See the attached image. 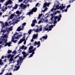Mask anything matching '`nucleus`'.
<instances>
[{"mask_svg":"<svg viewBox=\"0 0 75 75\" xmlns=\"http://www.w3.org/2000/svg\"><path fill=\"white\" fill-rule=\"evenodd\" d=\"M42 14L41 13L39 15V16H38V20L39 18H41V17L42 16Z\"/></svg>","mask_w":75,"mask_h":75,"instance_id":"26","label":"nucleus"},{"mask_svg":"<svg viewBox=\"0 0 75 75\" xmlns=\"http://www.w3.org/2000/svg\"><path fill=\"white\" fill-rule=\"evenodd\" d=\"M24 57L22 58V57H18V59L17 61V63L16 64V65L18 66H15V68L13 69V71H16L18 70L20 68V66L21 65V63L23 62V60H24L26 58V57Z\"/></svg>","mask_w":75,"mask_h":75,"instance_id":"1","label":"nucleus"},{"mask_svg":"<svg viewBox=\"0 0 75 75\" xmlns=\"http://www.w3.org/2000/svg\"><path fill=\"white\" fill-rule=\"evenodd\" d=\"M39 20L40 21H38V24H40L42 22V19H41V18Z\"/></svg>","mask_w":75,"mask_h":75,"instance_id":"34","label":"nucleus"},{"mask_svg":"<svg viewBox=\"0 0 75 75\" xmlns=\"http://www.w3.org/2000/svg\"><path fill=\"white\" fill-rule=\"evenodd\" d=\"M6 38V35H4L3 36H1V37L0 38V41H1V40H2V41H0V44H1V45H4V43H6V42H7V40H5V38Z\"/></svg>","mask_w":75,"mask_h":75,"instance_id":"2","label":"nucleus"},{"mask_svg":"<svg viewBox=\"0 0 75 75\" xmlns=\"http://www.w3.org/2000/svg\"><path fill=\"white\" fill-rule=\"evenodd\" d=\"M51 11H54V8L51 9Z\"/></svg>","mask_w":75,"mask_h":75,"instance_id":"63","label":"nucleus"},{"mask_svg":"<svg viewBox=\"0 0 75 75\" xmlns=\"http://www.w3.org/2000/svg\"><path fill=\"white\" fill-rule=\"evenodd\" d=\"M38 4H39V3H37L36 4L35 6V7H37L38 6Z\"/></svg>","mask_w":75,"mask_h":75,"instance_id":"59","label":"nucleus"},{"mask_svg":"<svg viewBox=\"0 0 75 75\" xmlns=\"http://www.w3.org/2000/svg\"><path fill=\"white\" fill-rule=\"evenodd\" d=\"M62 16H61V14H60L59 15V16H58V17H59V18H61V17H62Z\"/></svg>","mask_w":75,"mask_h":75,"instance_id":"56","label":"nucleus"},{"mask_svg":"<svg viewBox=\"0 0 75 75\" xmlns=\"http://www.w3.org/2000/svg\"><path fill=\"white\" fill-rule=\"evenodd\" d=\"M38 33L35 35H34L33 38V39H36V38H38Z\"/></svg>","mask_w":75,"mask_h":75,"instance_id":"10","label":"nucleus"},{"mask_svg":"<svg viewBox=\"0 0 75 75\" xmlns=\"http://www.w3.org/2000/svg\"><path fill=\"white\" fill-rule=\"evenodd\" d=\"M15 15L14 14H11V16H10V18L12 19L13 17H14Z\"/></svg>","mask_w":75,"mask_h":75,"instance_id":"15","label":"nucleus"},{"mask_svg":"<svg viewBox=\"0 0 75 75\" xmlns=\"http://www.w3.org/2000/svg\"><path fill=\"white\" fill-rule=\"evenodd\" d=\"M16 53H17V52H16V50H14L12 54H9L7 56H5V57H14L15 55L16 54Z\"/></svg>","mask_w":75,"mask_h":75,"instance_id":"4","label":"nucleus"},{"mask_svg":"<svg viewBox=\"0 0 75 75\" xmlns=\"http://www.w3.org/2000/svg\"><path fill=\"white\" fill-rule=\"evenodd\" d=\"M12 4V1L11 0H9L6 1L5 4V6H7L8 4Z\"/></svg>","mask_w":75,"mask_h":75,"instance_id":"6","label":"nucleus"},{"mask_svg":"<svg viewBox=\"0 0 75 75\" xmlns=\"http://www.w3.org/2000/svg\"><path fill=\"white\" fill-rule=\"evenodd\" d=\"M31 31H32V30L30 29L28 31V33L29 34H31Z\"/></svg>","mask_w":75,"mask_h":75,"instance_id":"37","label":"nucleus"},{"mask_svg":"<svg viewBox=\"0 0 75 75\" xmlns=\"http://www.w3.org/2000/svg\"><path fill=\"white\" fill-rule=\"evenodd\" d=\"M23 29H24L22 27L21 28H18L17 29V31H21V30H23Z\"/></svg>","mask_w":75,"mask_h":75,"instance_id":"14","label":"nucleus"},{"mask_svg":"<svg viewBox=\"0 0 75 75\" xmlns=\"http://www.w3.org/2000/svg\"><path fill=\"white\" fill-rule=\"evenodd\" d=\"M62 6H60L59 8H58V9H60V10H61V7Z\"/></svg>","mask_w":75,"mask_h":75,"instance_id":"58","label":"nucleus"},{"mask_svg":"<svg viewBox=\"0 0 75 75\" xmlns=\"http://www.w3.org/2000/svg\"><path fill=\"white\" fill-rule=\"evenodd\" d=\"M37 45H40H40H41V44H40V41H39L38 42H37Z\"/></svg>","mask_w":75,"mask_h":75,"instance_id":"38","label":"nucleus"},{"mask_svg":"<svg viewBox=\"0 0 75 75\" xmlns=\"http://www.w3.org/2000/svg\"><path fill=\"white\" fill-rule=\"evenodd\" d=\"M22 54H23V57H27V55H29L28 52H27V53L24 51H23L22 52Z\"/></svg>","mask_w":75,"mask_h":75,"instance_id":"8","label":"nucleus"},{"mask_svg":"<svg viewBox=\"0 0 75 75\" xmlns=\"http://www.w3.org/2000/svg\"><path fill=\"white\" fill-rule=\"evenodd\" d=\"M5 26H7L8 25V23L7 22H6L5 24Z\"/></svg>","mask_w":75,"mask_h":75,"instance_id":"50","label":"nucleus"},{"mask_svg":"<svg viewBox=\"0 0 75 75\" xmlns=\"http://www.w3.org/2000/svg\"><path fill=\"white\" fill-rule=\"evenodd\" d=\"M31 25L32 27H34V26H35V23H32Z\"/></svg>","mask_w":75,"mask_h":75,"instance_id":"40","label":"nucleus"},{"mask_svg":"<svg viewBox=\"0 0 75 75\" xmlns=\"http://www.w3.org/2000/svg\"><path fill=\"white\" fill-rule=\"evenodd\" d=\"M28 3V0H25L23 2V3H25V4H27Z\"/></svg>","mask_w":75,"mask_h":75,"instance_id":"27","label":"nucleus"},{"mask_svg":"<svg viewBox=\"0 0 75 75\" xmlns=\"http://www.w3.org/2000/svg\"><path fill=\"white\" fill-rule=\"evenodd\" d=\"M12 28L11 27L9 28V30L10 31H11V30H12Z\"/></svg>","mask_w":75,"mask_h":75,"instance_id":"57","label":"nucleus"},{"mask_svg":"<svg viewBox=\"0 0 75 75\" xmlns=\"http://www.w3.org/2000/svg\"><path fill=\"white\" fill-rule=\"evenodd\" d=\"M43 28L44 29H43V31H48H48H49V30H48L49 28Z\"/></svg>","mask_w":75,"mask_h":75,"instance_id":"13","label":"nucleus"},{"mask_svg":"<svg viewBox=\"0 0 75 75\" xmlns=\"http://www.w3.org/2000/svg\"><path fill=\"white\" fill-rule=\"evenodd\" d=\"M7 52L8 54H10V53L12 52V51L10 50H8V51Z\"/></svg>","mask_w":75,"mask_h":75,"instance_id":"32","label":"nucleus"},{"mask_svg":"<svg viewBox=\"0 0 75 75\" xmlns=\"http://www.w3.org/2000/svg\"><path fill=\"white\" fill-rule=\"evenodd\" d=\"M57 18H58V16H56L54 18V20L56 21L57 19Z\"/></svg>","mask_w":75,"mask_h":75,"instance_id":"33","label":"nucleus"},{"mask_svg":"<svg viewBox=\"0 0 75 75\" xmlns=\"http://www.w3.org/2000/svg\"><path fill=\"white\" fill-rule=\"evenodd\" d=\"M35 50H36V48L35 47V48L33 49L32 50L29 48V53H32V52H34V51H35Z\"/></svg>","mask_w":75,"mask_h":75,"instance_id":"7","label":"nucleus"},{"mask_svg":"<svg viewBox=\"0 0 75 75\" xmlns=\"http://www.w3.org/2000/svg\"><path fill=\"white\" fill-rule=\"evenodd\" d=\"M50 16H51V18H50V20L51 21H52V20L54 18V17H55V16L52 15V14H51L50 15Z\"/></svg>","mask_w":75,"mask_h":75,"instance_id":"16","label":"nucleus"},{"mask_svg":"<svg viewBox=\"0 0 75 75\" xmlns=\"http://www.w3.org/2000/svg\"><path fill=\"white\" fill-rule=\"evenodd\" d=\"M22 36V35H19L18 36V38H20V37H21Z\"/></svg>","mask_w":75,"mask_h":75,"instance_id":"47","label":"nucleus"},{"mask_svg":"<svg viewBox=\"0 0 75 75\" xmlns=\"http://www.w3.org/2000/svg\"><path fill=\"white\" fill-rule=\"evenodd\" d=\"M18 6V5L17 4H15V6L13 7V9H17Z\"/></svg>","mask_w":75,"mask_h":75,"instance_id":"17","label":"nucleus"},{"mask_svg":"<svg viewBox=\"0 0 75 75\" xmlns=\"http://www.w3.org/2000/svg\"><path fill=\"white\" fill-rule=\"evenodd\" d=\"M3 64V62H2V60L1 59H0V65H2Z\"/></svg>","mask_w":75,"mask_h":75,"instance_id":"36","label":"nucleus"},{"mask_svg":"<svg viewBox=\"0 0 75 75\" xmlns=\"http://www.w3.org/2000/svg\"><path fill=\"white\" fill-rule=\"evenodd\" d=\"M27 47H24V49L25 50H27Z\"/></svg>","mask_w":75,"mask_h":75,"instance_id":"60","label":"nucleus"},{"mask_svg":"<svg viewBox=\"0 0 75 75\" xmlns=\"http://www.w3.org/2000/svg\"><path fill=\"white\" fill-rule=\"evenodd\" d=\"M65 7H66V6H62V7L60 9V10H62V11L63 10L62 9H64V8H65Z\"/></svg>","mask_w":75,"mask_h":75,"instance_id":"21","label":"nucleus"},{"mask_svg":"<svg viewBox=\"0 0 75 75\" xmlns=\"http://www.w3.org/2000/svg\"><path fill=\"white\" fill-rule=\"evenodd\" d=\"M47 35H46L45 36H44L42 37V38H43L44 39H44L45 40H46V39H47Z\"/></svg>","mask_w":75,"mask_h":75,"instance_id":"20","label":"nucleus"},{"mask_svg":"<svg viewBox=\"0 0 75 75\" xmlns=\"http://www.w3.org/2000/svg\"><path fill=\"white\" fill-rule=\"evenodd\" d=\"M25 47V46L24 45H23L22 46L20 47V48L19 49V50L20 51V52H21V50L20 49H21L22 50H23V49H24V48Z\"/></svg>","mask_w":75,"mask_h":75,"instance_id":"11","label":"nucleus"},{"mask_svg":"<svg viewBox=\"0 0 75 75\" xmlns=\"http://www.w3.org/2000/svg\"><path fill=\"white\" fill-rule=\"evenodd\" d=\"M23 5H24V4H22L21 5H20V7L21 8H23Z\"/></svg>","mask_w":75,"mask_h":75,"instance_id":"46","label":"nucleus"},{"mask_svg":"<svg viewBox=\"0 0 75 75\" xmlns=\"http://www.w3.org/2000/svg\"><path fill=\"white\" fill-rule=\"evenodd\" d=\"M32 54H31L30 56L29 57H33V54H34V53H35V52H32Z\"/></svg>","mask_w":75,"mask_h":75,"instance_id":"30","label":"nucleus"},{"mask_svg":"<svg viewBox=\"0 0 75 75\" xmlns=\"http://www.w3.org/2000/svg\"><path fill=\"white\" fill-rule=\"evenodd\" d=\"M37 10V8L36 7H34L31 10H30V11L28 12L26 14V15H30V14L32 15L33 14V13L36 12Z\"/></svg>","mask_w":75,"mask_h":75,"instance_id":"3","label":"nucleus"},{"mask_svg":"<svg viewBox=\"0 0 75 75\" xmlns=\"http://www.w3.org/2000/svg\"><path fill=\"white\" fill-rule=\"evenodd\" d=\"M6 44L5 45V46H6V45H8V47H10L11 46V42H6Z\"/></svg>","mask_w":75,"mask_h":75,"instance_id":"9","label":"nucleus"},{"mask_svg":"<svg viewBox=\"0 0 75 75\" xmlns=\"http://www.w3.org/2000/svg\"><path fill=\"white\" fill-rule=\"evenodd\" d=\"M34 45L35 46H36V45H37V42L36 41H35L34 43Z\"/></svg>","mask_w":75,"mask_h":75,"instance_id":"41","label":"nucleus"},{"mask_svg":"<svg viewBox=\"0 0 75 75\" xmlns=\"http://www.w3.org/2000/svg\"><path fill=\"white\" fill-rule=\"evenodd\" d=\"M40 40H41V41L42 42H43V41H44V40H45L44 39V38H42V37L41 38H40Z\"/></svg>","mask_w":75,"mask_h":75,"instance_id":"29","label":"nucleus"},{"mask_svg":"<svg viewBox=\"0 0 75 75\" xmlns=\"http://www.w3.org/2000/svg\"><path fill=\"white\" fill-rule=\"evenodd\" d=\"M12 37H13L12 38L11 41H13V40H14V38H15V36L14 35H13Z\"/></svg>","mask_w":75,"mask_h":75,"instance_id":"39","label":"nucleus"},{"mask_svg":"<svg viewBox=\"0 0 75 75\" xmlns=\"http://www.w3.org/2000/svg\"><path fill=\"white\" fill-rule=\"evenodd\" d=\"M57 11V13H61V12L59 11Z\"/></svg>","mask_w":75,"mask_h":75,"instance_id":"61","label":"nucleus"},{"mask_svg":"<svg viewBox=\"0 0 75 75\" xmlns=\"http://www.w3.org/2000/svg\"><path fill=\"white\" fill-rule=\"evenodd\" d=\"M74 1V0H71V1H69V3H71H71H73Z\"/></svg>","mask_w":75,"mask_h":75,"instance_id":"52","label":"nucleus"},{"mask_svg":"<svg viewBox=\"0 0 75 75\" xmlns=\"http://www.w3.org/2000/svg\"><path fill=\"white\" fill-rule=\"evenodd\" d=\"M71 6V5H69L68 6H67V8H69V7H70Z\"/></svg>","mask_w":75,"mask_h":75,"instance_id":"55","label":"nucleus"},{"mask_svg":"<svg viewBox=\"0 0 75 75\" xmlns=\"http://www.w3.org/2000/svg\"><path fill=\"white\" fill-rule=\"evenodd\" d=\"M53 25H50L49 26V31H51L52 30V28H53Z\"/></svg>","mask_w":75,"mask_h":75,"instance_id":"12","label":"nucleus"},{"mask_svg":"<svg viewBox=\"0 0 75 75\" xmlns=\"http://www.w3.org/2000/svg\"><path fill=\"white\" fill-rule=\"evenodd\" d=\"M50 3H46V6H47V7H49V6H50Z\"/></svg>","mask_w":75,"mask_h":75,"instance_id":"44","label":"nucleus"},{"mask_svg":"<svg viewBox=\"0 0 75 75\" xmlns=\"http://www.w3.org/2000/svg\"><path fill=\"white\" fill-rule=\"evenodd\" d=\"M58 19V21H59L60 20H61V18H59V17L58 16V18H57Z\"/></svg>","mask_w":75,"mask_h":75,"instance_id":"54","label":"nucleus"},{"mask_svg":"<svg viewBox=\"0 0 75 75\" xmlns=\"http://www.w3.org/2000/svg\"><path fill=\"white\" fill-rule=\"evenodd\" d=\"M57 14V11H56V12H54L53 13H51V14H52L53 16H54L55 17V14Z\"/></svg>","mask_w":75,"mask_h":75,"instance_id":"19","label":"nucleus"},{"mask_svg":"<svg viewBox=\"0 0 75 75\" xmlns=\"http://www.w3.org/2000/svg\"><path fill=\"white\" fill-rule=\"evenodd\" d=\"M42 27H41L39 29V31H42Z\"/></svg>","mask_w":75,"mask_h":75,"instance_id":"49","label":"nucleus"},{"mask_svg":"<svg viewBox=\"0 0 75 75\" xmlns=\"http://www.w3.org/2000/svg\"><path fill=\"white\" fill-rule=\"evenodd\" d=\"M46 7H47V3L46 2L44 3L43 7H44V8H45Z\"/></svg>","mask_w":75,"mask_h":75,"instance_id":"28","label":"nucleus"},{"mask_svg":"<svg viewBox=\"0 0 75 75\" xmlns=\"http://www.w3.org/2000/svg\"><path fill=\"white\" fill-rule=\"evenodd\" d=\"M11 13H11V11L9 12V14H11Z\"/></svg>","mask_w":75,"mask_h":75,"instance_id":"64","label":"nucleus"},{"mask_svg":"<svg viewBox=\"0 0 75 75\" xmlns=\"http://www.w3.org/2000/svg\"><path fill=\"white\" fill-rule=\"evenodd\" d=\"M39 32V30H38V29H36L35 30V32H36V33H37V32Z\"/></svg>","mask_w":75,"mask_h":75,"instance_id":"45","label":"nucleus"},{"mask_svg":"<svg viewBox=\"0 0 75 75\" xmlns=\"http://www.w3.org/2000/svg\"><path fill=\"white\" fill-rule=\"evenodd\" d=\"M26 7V5H25L23 4V7H22V9H24V8H25Z\"/></svg>","mask_w":75,"mask_h":75,"instance_id":"35","label":"nucleus"},{"mask_svg":"<svg viewBox=\"0 0 75 75\" xmlns=\"http://www.w3.org/2000/svg\"><path fill=\"white\" fill-rule=\"evenodd\" d=\"M29 49H30V50H33V46H30V47H29Z\"/></svg>","mask_w":75,"mask_h":75,"instance_id":"42","label":"nucleus"},{"mask_svg":"<svg viewBox=\"0 0 75 75\" xmlns=\"http://www.w3.org/2000/svg\"><path fill=\"white\" fill-rule=\"evenodd\" d=\"M17 41V40H13L12 41H13V42H14V43H16V42Z\"/></svg>","mask_w":75,"mask_h":75,"instance_id":"48","label":"nucleus"},{"mask_svg":"<svg viewBox=\"0 0 75 75\" xmlns=\"http://www.w3.org/2000/svg\"><path fill=\"white\" fill-rule=\"evenodd\" d=\"M23 40L21 39L18 42L19 44H21V42H23Z\"/></svg>","mask_w":75,"mask_h":75,"instance_id":"31","label":"nucleus"},{"mask_svg":"<svg viewBox=\"0 0 75 75\" xmlns=\"http://www.w3.org/2000/svg\"><path fill=\"white\" fill-rule=\"evenodd\" d=\"M25 24H26V23H24L23 24L22 26V27L24 29V26L25 25Z\"/></svg>","mask_w":75,"mask_h":75,"instance_id":"22","label":"nucleus"},{"mask_svg":"<svg viewBox=\"0 0 75 75\" xmlns=\"http://www.w3.org/2000/svg\"><path fill=\"white\" fill-rule=\"evenodd\" d=\"M32 23H34V24H35V23H37V21L35 19H34L32 21Z\"/></svg>","mask_w":75,"mask_h":75,"instance_id":"18","label":"nucleus"},{"mask_svg":"<svg viewBox=\"0 0 75 75\" xmlns=\"http://www.w3.org/2000/svg\"><path fill=\"white\" fill-rule=\"evenodd\" d=\"M6 31L4 30H3V28H1V30L0 31V33H5Z\"/></svg>","mask_w":75,"mask_h":75,"instance_id":"24","label":"nucleus"},{"mask_svg":"<svg viewBox=\"0 0 75 75\" xmlns=\"http://www.w3.org/2000/svg\"><path fill=\"white\" fill-rule=\"evenodd\" d=\"M49 16L48 15H47V16H46L45 17V18H46V19H47V17H48V16Z\"/></svg>","mask_w":75,"mask_h":75,"instance_id":"62","label":"nucleus"},{"mask_svg":"<svg viewBox=\"0 0 75 75\" xmlns=\"http://www.w3.org/2000/svg\"><path fill=\"white\" fill-rule=\"evenodd\" d=\"M16 13L17 14H21V13H22V12H20L19 11H17L16 12Z\"/></svg>","mask_w":75,"mask_h":75,"instance_id":"23","label":"nucleus"},{"mask_svg":"<svg viewBox=\"0 0 75 75\" xmlns=\"http://www.w3.org/2000/svg\"><path fill=\"white\" fill-rule=\"evenodd\" d=\"M53 23H54V24H56L57 23V21L54 20V21Z\"/></svg>","mask_w":75,"mask_h":75,"instance_id":"51","label":"nucleus"},{"mask_svg":"<svg viewBox=\"0 0 75 75\" xmlns=\"http://www.w3.org/2000/svg\"><path fill=\"white\" fill-rule=\"evenodd\" d=\"M4 57L5 58H8V59L10 58V59H9V62H11L13 60V57Z\"/></svg>","mask_w":75,"mask_h":75,"instance_id":"5","label":"nucleus"},{"mask_svg":"<svg viewBox=\"0 0 75 75\" xmlns=\"http://www.w3.org/2000/svg\"><path fill=\"white\" fill-rule=\"evenodd\" d=\"M4 70H3L1 71V73H0V75H1L3 74V72L4 71Z\"/></svg>","mask_w":75,"mask_h":75,"instance_id":"43","label":"nucleus"},{"mask_svg":"<svg viewBox=\"0 0 75 75\" xmlns=\"http://www.w3.org/2000/svg\"><path fill=\"white\" fill-rule=\"evenodd\" d=\"M18 34V33L16 32L13 35L15 36L16 35H17V34Z\"/></svg>","mask_w":75,"mask_h":75,"instance_id":"53","label":"nucleus"},{"mask_svg":"<svg viewBox=\"0 0 75 75\" xmlns=\"http://www.w3.org/2000/svg\"><path fill=\"white\" fill-rule=\"evenodd\" d=\"M25 36H23L22 39L21 40H22L23 41H26V40H25Z\"/></svg>","mask_w":75,"mask_h":75,"instance_id":"25","label":"nucleus"}]
</instances>
